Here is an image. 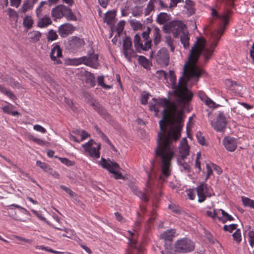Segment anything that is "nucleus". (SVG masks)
Instances as JSON below:
<instances>
[{"label":"nucleus","mask_w":254,"mask_h":254,"mask_svg":"<svg viewBox=\"0 0 254 254\" xmlns=\"http://www.w3.org/2000/svg\"><path fill=\"white\" fill-rule=\"evenodd\" d=\"M90 104L93 109L104 118L107 119L109 118L107 111L96 100L92 101Z\"/></svg>","instance_id":"nucleus-19"},{"label":"nucleus","mask_w":254,"mask_h":254,"mask_svg":"<svg viewBox=\"0 0 254 254\" xmlns=\"http://www.w3.org/2000/svg\"><path fill=\"white\" fill-rule=\"evenodd\" d=\"M60 188L65 191L70 197L73 198L76 196V193L73 192L70 188L64 186H60Z\"/></svg>","instance_id":"nucleus-47"},{"label":"nucleus","mask_w":254,"mask_h":254,"mask_svg":"<svg viewBox=\"0 0 254 254\" xmlns=\"http://www.w3.org/2000/svg\"><path fill=\"white\" fill-rule=\"evenodd\" d=\"M32 212L35 214L40 220L45 222L47 224H48L50 226H53L49 221L46 220V219L43 217L41 213V212L37 211L36 210H35L34 209L31 210Z\"/></svg>","instance_id":"nucleus-44"},{"label":"nucleus","mask_w":254,"mask_h":254,"mask_svg":"<svg viewBox=\"0 0 254 254\" xmlns=\"http://www.w3.org/2000/svg\"><path fill=\"white\" fill-rule=\"evenodd\" d=\"M30 40L31 42L35 43L38 41L41 38V34L38 31H34L29 33Z\"/></svg>","instance_id":"nucleus-35"},{"label":"nucleus","mask_w":254,"mask_h":254,"mask_svg":"<svg viewBox=\"0 0 254 254\" xmlns=\"http://www.w3.org/2000/svg\"><path fill=\"white\" fill-rule=\"evenodd\" d=\"M80 136L81 139L80 140V141H82L86 138L89 137L90 135L87 132L85 131V130H81Z\"/></svg>","instance_id":"nucleus-64"},{"label":"nucleus","mask_w":254,"mask_h":254,"mask_svg":"<svg viewBox=\"0 0 254 254\" xmlns=\"http://www.w3.org/2000/svg\"><path fill=\"white\" fill-rule=\"evenodd\" d=\"M100 164L103 168L108 170L111 173L113 174L115 179H123L124 178L122 173L120 172V167L116 162L110 159L106 160L102 158L100 161Z\"/></svg>","instance_id":"nucleus-5"},{"label":"nucleus","mask_w":254,"mask_h":254,"mask_svg":"<svg viewBox=\"0 0 254 254\" xmlns=\"http://www.w3.org/2000/svg\"><path fill=\"white\" fill-rule=\"evenodd\" d=\"M59 159L61 162L67 166H71L74 165V162L67 158L59 157Z\"/></svg>","instance_id":"nucleus-52"},{"label":"nucleus","mask_w":254,"mask_h":254,"mask_svg":"<svg viewBox=\"0 0 254 254\" xmlns=\"http://www.w3.org/2000/svg\"><path fill=\"white\" fill-rule=\"evenodd\" d=\"M149 98V95L148 94H143L141 96V103L142 104L145 105L147 104L148 99Z\"/></svg>","instance_id":"nucleus-62"},{"label":"nucleus","mask_w":254,"mask_h":254,"mask_svg":"<svg viewBox=\"0 0 254 254\" xmlns=\"http://www.w3.org/2000/svg\"><path fill=\"white\" fill-rule=\"evenodd\" d=\"M150 32V28L148 27L146 31H143L142 33V39L143 41L151 40L149 38V33Z\"/></svg>","instance_id":"nucleus-55"},{"label":"nucleus","mask_w":254,"mask_h":254,"mask_svg":"<svg viewBox=\"0 0 254 254\" xmlns=\"http://www.w3.org/2000/svg\"><path fill=\"white\" fill-rule=\"evenodd\" d=\"M51 16L54 20L61 19L64 17L68 21H76L77 17L71 9L64 4H60L52 8Z\"/></svg>","instance_id":"nucleus-3"},{"label":"nucleus","mask_w":254,"mask_h":254,"mask_svg":"<svg viewBox=\"0 0 254 254\" xmlns=\"http://www.w3.org/2000/svg\"><path fill=\"white\" fill-rule=\"evenodd\" d=\"M176 233V230L174 229H168L161 234V237L165 241H172Z\"/></svg>","instance_id":"nucleus-23"},{"label":"nucleus","mask_w":254,"mask_h":254,"mask_svg":"<svg viewBox=\"0 0 254 254\" xmlns=\"http://www.w3.org/2000/svg\"><path fill=\"white\" fill-rule=\"evenodd\" d=\"M156 62L162 66H167L169 63V54L168 50L162 48L159 50L156 56Z\"/></svg>","instance_id":"nucleus-14"},{"label":"nucleus","mask_w":254,"mask_h":254,"mask_svg":"<svg viewBox=\"0 0 254 254\" xmlns=\"http://www.w3.org/2000/svg\"><path fill=\"white\" fill-rule=\"evenodd\" d=\"M57 38L58 35L55 30L53 29L49 30L47 35V39L48 41H53L56 40Z\"/></svg>","instance_id":"nucleus-43"},{"label":"nucleus","mask_w":254,"mask_h":254,"mask_svg":"<svg viewBox=\"0 0 254 254\" xmlns=\"http://www.w3.org/2000/svg\"><path fill=\"white\" fill-rule=\"evenodd\" d=\"M74 30V27L70 23H64L61 25L58 29L59 35L62 38H65L68 35L72 34Z\"/></svg>","instance_id":"nucleus-16"},{"label":"nucleus","mask_w":254,"mask_h":254,"mask_svg":"<svg viewBox=\"0 0 254 254\" xmlns=\"http://www.w3.org/2000/svg\"><path fill=\"white\" fill-rule=\"evenodd\" d=\"M125 24V22L124 20L120 21L118 23L117 28L118 33H120L123 31L124 28Z\"/></svg>","instance_id":"nucleus-61"},{"label":"nucleus","mask_w":254,"mask_h":254,"mask_svg":"<svg viewBox=\"0 0 254 254\" xmlns=\"http://www.w3.org/2000/svg\"><path fill=\"white\" fill-rule=\"evenodd\" d=\"M232 236L233 237L234 240L236 242L238 243L241 242L242 240V237L240 230L239 229H237L236 230V231L233 234Z\"/></svg>","instance_id":"nucleus-48"},{"label":"nucleus","mask_w":254,"mask_h":254,"mask_svg":"<svg viewBox=\"0 0 254 254\" xmlns=\"http://www.w3.org/2000/svg\"><path fill=\"white\" fill-rule=\"evenodd\" d=\"M116 14L114 11L107 12L104 17V22L108 25L112 26L114 24Z\"/></svg>","instance_id":"nucleus-26"},{"label":"nucleus","mask_w":254,"mask_h":254,"mask_svg":"<svg viewBox=\"0 0 254 254\" xmlns=\"http://www.w3.org/2000/svg\"><path fill=\"white\" fill-rule=\"evenodd\" d=\"M122 53L128 62H131L132 58L137 56L132 48V42L129 37H127L123 40Z\"/></svg>","instance_id":"nucleus-9"},{"label":"nucleus","mask_w":254,"mask_h":254,"mask_svg":"<svg viewBox=\"0 0 254 254\" xmlns=\"http://www.w3.org/2000/svg\"><path fill=\"white\" fill-rule=\"evenodd\" d=\"M62 50L58 43H54L52 45V48L50 52V58L55 64L62 63L61 61L58 58L62 57Z\"/></svg>","instance_id":"nucleus-15"},{"label":"nucleus","mask_w":254,"mask_h":254,"mask_svg":"<svg viewBox=\"0 0 254 254\" xmlns=\"http://www.w3.org/2000/svg\"><path fill=\"white\" fill-rule=\"evenodd\" d=\"M143 9L141 6H136L132 9V14L134 17L140 16L142 14Z\"/></svg>","instance_id":"nucleus-39"},{"label":"nucleus","mask_w":254,"mask_h":254,"mask_svg":"<svg viewBox=\"0 0 254 254\" xmlns=\"http://www.w3.org/2000/svg\"><path fill=\"white\" fill-rule=\"evenodd\" d=\"M36 165L39 167L45 172H46V170H47L49 168V166L46 163L41 162V161H37Z\"/></svg>","instance_id":"nucleus-54"},{"label":"nucleus","mask_w":254,"mask_h":254,"mask_svg":"<svg viewBox=\"0 0 254 254\" xmlns=\"http://www.w3.org/2000/svg\"><path fill=\"white\" fill-rule=\"evenodd\" d=\"M199 99L207 106L210 108L215 107V103L210 98L208 97L206 94L202 91L198 92Z\"/></svg>","instance_id":"nucleus-21"},{"label":"nucleus","mask_w":254,"mask_h":254,"mask_svg":"<svg viewBox=\"0 0 254 254\" xmlns=\"http://www.w3.org/2000/svg\"><path fill=\"white\" fill-rule=\"evenodd\" d=\"M227 121L224 113L219 112L216 122L211 121V124L215 130L217 131H222L226 127Z\"/></svg>","instance_id":"nucleus-13"},{"label":"nucleus","mask_w":254,"mask_h":254,"mask_svg":"<svg viewBox=\"0 0 254 254\" xmlns=\"http://www.w3.org/2000/svg\"><path fill=\"white\" fill-rule=\"evenodd\" d=\"M132 191L133 193L138 196L142 201L146 202L148 200V197L147 194L141 191L137 188H132Z\"/></svg>","instance_id":"nucleus-30"},{"label":"nucleus","mask_w":254,"mask_h":254,"mask_svg":"<svg viewBox=\"0 0 254 254\" xmlns=\"http://www.w3.org/2000/svg\"><path fill=\"white\" fill-rule=\"evenodd\" d=\"M197 194L199 203L203 202L207 197H210L214 194L211 188L206 184L202 183L196 188Z\"/></svg>","instance_id":"nucleus-10"},{"label":"nucleus","mask_w":254,"mask_h":254,"mask_svg":"<svg viewBox=\"0 0 254 254\" xmlns=\"http://www.w3.org/2000/svg\"><path fill=\"white\" fill-rule=\"evenodd\" d=\"M185 7L188 10L190 14L194 13L193 5L192 1L190 0H186Z\"/></svg>","instance_id":"nucleus-40"},{"label":"nucleus","mask_w":254,"mask_h":254,"mask_svg":"<svg viewBox=\"0 0 254 254\" xmlns=\"http://www.w3.org/2000/svg\"><path fill=\"white\" fill-rule=\"evenodd\" d=\"M152 32L154 43L155 45H157L161 40V30L157 27H155Z\"/></svg>","instance_id":"nucleus-29"},{"label":"nucleus","mask_w":254,"mask_h":254,"mask_svg":"<svg viewBox=\"0 0 254 254\" xmlns=\"http://www.w3.org/2000/svg\"><path fill=\"white\" fill-rule=\"evenodd\" d=\"M29 139L41 146H44L46 144V142L45 141L41 139L38 138L32 135L29 136Z\"/></svg>","instance_id":"nucleus-42"},{"label":"nucleus","mask_w":254,"mask_h":254,"mask_svg":"<svg viewBox=\"0 0 254 254\" xmlns=\"http://www.w3.org/2000/svg\"><path fill=\"white\" fill-rule=\"evenodd\" d=\"M0 92L5 95L12 100H14L16 99V97L13 93L9 89L4 87L1 85H0Z\"/></svg>","instance_id":"nucleus-31"},{"label":"nucleus","mask_w":254,"mask_h":254,"mask_svg":"<svg viewBox=\"0 0 254 254\" xmlns=\"http://www.w3.org/2000/svg\"><path fill=\"white\" fill-rule=\"evenodd\" d=\"M90 104L93 109L104 118L107 119L109 118L107 111L96 100L92 101Z\"/></svg>","instance_id":"nucleus-20"},{"label":"nucleus","mask_w":254,"mask_h":254,"mask_svg":"<svg viewBox=\"0 0 254 254\" xmlns=\"http://www.w3.org/2000/svg\"><path fill=\"white\" fill-rule=\"evenodd\" d=\"M84 45L85 41L83 39L72 36L68 40L67 48L71 52L75 53L79 51Z\"/></svg>","instance_id":"nucleus-12"},{"label":"nucleus","mask_w":254,"mask_h":254,"mask_svg":"<svg viewBox=\"0 0 254 254\" xmlns=\"http://www.w3.org/2000/svg\"><path fill=\"white\" fill-rule=\"evenodd\" d=\"M153 100L154 103L150 104L149 109L155 112V116L162 109V119L159 121L160 131L158 133L154 152L161 163L160 179L165 181L171 174V162L176 152V143L181 137L184 126L183 115L179 112L176 115L178 111V103L176 102L170 103L167 98Z\"/></svg>","instance_id":"nucleus-1"},{"label":"nucleus","mask_w":254,"mask_h":254,"mask_svg":"<svg viewBox=\"0 0 254 254\" xmlns=\"http://www.w3.org/2000/svg\"><path fill=\"white\" fill-rule=\"evenodd\" d=\"M156 74L159 79L164 80H167V74L165 71L162 70H158L156 72Z\"/></svg>","instance_id":"nucleus-51"},{"label":"nucleus","mask_w":254,"mask_h":254,"mask_svg":"<svg viewBox=\"0 0 254 254\" xmlns=\"http://www.w3.org/2000/svg\"><path fill=\"white\" fill-rule=\"evenodd\" d=\"M7 14L12 20L15 21H17L18 15L14 10L11 8H9L8 10Z\"/></svg>","instance_id":"nucleus-41"},{"label":"nucleus","mask_w":254,"mask_h":254,"mask_svg":"<svg viewBox=\"0 0 254 254\" xmlns=\"http://www.w3.org/2000/svg\"><path fill=\"white\" fill-rule=\"evenodd\" d=\"M37 1V0H27L25 1L21 8V10L22 12L25 13L29 9L32 8L34 3Z\"/></svg>","instance_id":"nucleus-28"},{"label":"nucleus","mask_w":254,"mask_h":254,"mask_svg":"<svg viewBox=\"0 0 254 254\" xmlns=\"http://www.w3.org/2000/svg\"><path fill=\"white\" fill-rule=\"evenodd\" d=\"M46 173L52 175V176H53L54 178H55L56 179H59L60 177L59 174L58 172H57L56 171L53 170L50 167L48 168V169L47 170H46Z\"/></svg>","instance_id":"nucleus-57"},{"label":"nucleus","mask_w":254,"mask_h":254,"mask_svg":"<svg viewBox=\"0 0 254 254\" xmlns=\"http://www.w3.org/2000/svg\"><path fill=\"white\" fill-rule=\"evenodd\" d=\"M166 28L172 32L175 38L182 34L184 32L187 30L186 25L181 21H174L171 22L166 26Z\"/></svg>","instance_id":"nucleus-7"},{"label":"nucleus","mask_w":254,"mask_h":254,"mask_svg":"<svg viewBox=\"0 0 254 254\" xmlns=\"http://www.w3.org/2000/svg\"><path fill=\"white\" fill-rule=\"evenodd\" d=\"M230 13L231 10L228 9L219 14L214 8H211V15L219 19L224 25L221 26L217 30L211 33L208 43L204 38H197L196 41L190 50L189 60L184 65L183 75L179 78L177 85L176 76L174 71H169L172 88L174 89L173 92L178 103H185L191 99L192 93L187 88L184 76H186L188 83L191 82L192 84H194L198 81L199 76L203 72V69L196 65L199 57L201 55L206 61L211 58L225 30L224 25L229 22V15Z\"/></svg>","instance_id":"nucleus-2"},{"label":"nucleus","mask_w":254,"mask_h":254,"mask_svg":"<svg viewBox=\"0 0 254 254\" xmlns=\"http://www.w3.org/2000/svg\"><path fill=\"white\" fill-rule=\"evenodd\" d=\"M51 23L52 20L50 17L46 15L42 18H39L37 26L40 28H45L51 24Z\"/></svg>","instance_id":"nucleus-22"},{"label":"nucleus","mask_w":254,"mask_h":254,"mask_svg":"<svg viewBox=\"0 0 254 254\" xmlns=\"http://www.w3.org/2000/svg\"><path fill=\"white\" fill-rule=\"evenodd\" d=\"M97 81L98 85L105 89H108L112 88L111 86L104 83V77L103 76H98Z\"/></svg>","instance_id":"nucleus-45"},{"label":"nucleus","mask_w":254,"mask_h":254,"mask_svg":"<svg viewBox=\"0 0 254 254\" xmlns=\"http://www.w3.org/2000/svg\"><path fill=\"white\" fill-rule=\"evenodd\" d=\"M178 163L180 166V169L181 172H188L190 171V167L189 164L184 161V159H178Z\"/></svg>","instance_id":"nucleus-33"},{"label":"nucleus","mask_w":254,"mask_h":254,"mask_svg":"<svg viewBox=\"0 0 254 254\" xmlns=\"http://www.w3.org/2000/svg\"><path fill=\"white\" fill-rule=\"evenodd\" d=\"M33 23V21L32 17L30 16L27 15L24 19L23 24L24 27L27 28H30Z\"/></svg>","instance_id":"nucleus-38"},{"label":"nucleus","mask_w":254,"mask_h":254,"mask_svg":"<svg viewBox=\"0 0 254 254\" xmlns=\"http://www.w3.org/2000/svg\"><path fill=\"white\" fill-rule=\"evenodd\" d=\"M180 39L181 43L183 45L185 49L188 48L190 46V37L189 33L188 30L185 31L184 33L180 35Z\"/></svg>","instance_id":"nucleus-25"},{"label":"nucleus","mask_w":254,"mask_h":254,"mask_svg":"<svg viewBox=\"0 0 254 254\" xmlns=\"http://www.w3.org/2000/svg\"><path fill=\"white\" fill-rule=\"evenodd\" d=\"M86 82L90 84V85L93 87L95 85V77L93 73L91 72H87L86 74Z\"/></svg>","instance_id":"nucleus-37"},{"label":"nucleus","mask_w":254,"mask_h":254,"mask_svg":"<svg viewBox=\"0 0 254 254\" xmlns=\"http://www.w3.org/2000/svg\"><path fill=\"white\" fill-rule=\"evenodd\" d=\"M242 201L243 205L245 206L250 207V208L254 209V200L250 198L242 196Z\"/></svg>","instance_id":"nucleus-36"},{"label":"nucleus","mask_w":254,"mask_h":254,"mask_svg":"<svg viewBox=\"0 0 254 254\" xmlns=\"http://www.w3.org/2000/svg\"><path fill=\"white\" fill-rule=\"evenodd\" d=\"M82 146L85 151L89 154L91 157L95 159H98L100 157V143L97 144L94 142L92 139H91L87 142L82 144Z\"/></svg>","instance_id":"nucleus-8"},{"label":"nucleus","mask_w":254,"mask_h":254,"mask_svg":"<svg viewBox=\"0 0 254 254\" xmlns=\"http://www.w3.org/2000/svg\"><path fill=\"white\" fill-rule=\"evenodd\" d=\"M134 45L135 50L138 53L148 50L151 46V40L143 41L141 39L140 36L136 34L134 36Z\"/></svg>","instance_id":"nucleus-11"},{"label":"nucleus","mask_w":254,"mask_h":254,"mask_svg":"<svg viewBox=\"0 0 254 254\" xmlns=\"http://www.w3.org/2000/svg\"><path fill=\"white\" fill-rule=\"evenodd\" d=\"M168 208L169 209L172 210L173 212L176 213H180V210L179 208V207L177 205H176L174 204H171L169 205Z\"/></svg>","instance_id":"nucleus-58"},{"label":"nucleus","mask_w":254,"mask_h":254,"mask_svg":"<svg viewBox=\"0 0 254 254\" xmlns=\"http://www.w3.org/2000/svg\"><path fill=\"white\" fill-rule=\"evenodd\" d=\"M65 102L68 106L72 110H75L76 109V107L73 103L72 101L70 99H67L65 98Z\"/></svg>","instance_id":"nucleus-63"},{"label":"nucleus","mask_w":254,"mask_h":254,"mask_svg":"<svg viewBox=\"0 0 254 254\" xmlns=\"http://www.w3.org/2000/svg\"><path fill=\"white\" fill-rule=\"evenodd\" d=\"M179 148L180 156L183 159H184L189 155L190 149L186 138L185 137L182 139L180 142Z\"/></svg>","instance_id":"nucleus-17"},{"label":"nucleus","mask_w":254,"mask_h":254,"mask_svg":"<svg viewBox=\"0 0 254 254\" xmlns=\"http://www.w3.org/2000/svg\"><path fill=\"white\" fill-rule=\"evenodd\" d=\"M138 61L141 66L144 68L148 69L150 68L151 64L145 57L139 56L138 58Z\"/></svg>","instance_id":"nucleus-32"},{"label":"nucleus","mask_w":254,"mask_h":254,"mask_svg":"<svg viewBox=\"0 0 254 254\" xmlns=\"http://www.w3.org/2000/svg\"><path fill=\"white\" fill-rule=\"evenodd\" d=\"M165 41L167 45L170 47L171 51L172 52H174L175 47L173 45V40L171 38V37L170 36L167 37L166 38Z\"/></svg>","instance_id":"nucleus-53"},{"label":"nucleus","mask_w":254,"mask_h":254,"mask_svg":"<svg viewBox=\"0 0 254 254\" xmlns=\"http://www.w3.org/2000/svg\"><path fill=\"white\" fill-rule=\"evenodd\" d=\"M250 245L252 247L254 246V231H251L249 232Z\"/></svg>","instance_id":"nucleus-60"},{"label":"nucleus","mask_w":254,"mask_h":254,"mask_svg":"<svg viewBox=\"0 0 254 254\" xmlns=\"http://www.w3.org/2000/svg\"><path fill=\"white\" fill-rule=\"evenodd\" d=\"M194 249V243L189 238H182L175 244V251L179 253L186 254L192 252Z\"/></svg>","instance_id":"nucleus-6"},{"label":"nucleus","mask_w":254,"mask_h":254,"mask_svg":"<svg viewBox=\"0 0 254 254\" xmlns=\"http://www.w3.org/2000/svg\"><path fill=\"white\" fill-rule=\"evenodd\" d=\"M223 143L226 149L230 152L234 151L237 146L236 139L232 137L227 136L224 137Z\"/></svg>","instance_id":"nucleus-18"},{"label":"nucleus","mask_w":254,"mask_h":254,"mask_svg":"<svg viewBox=\"0 0 254 254\" xmlns=\"http://www.w3.org/2000/svg\"><path fill=\"white\" fill-rule=\"evenodd\" d=\"M219 212H221L222 216L221 217H217L218 220L222 222L223 223H225L227 221H231L234 220V218L229 214L226 211H225L223 209H219Z\"/></svg>","instance_id":"nucleus-24"},{"label":"nucleus","mask_w":254,"mask_h":254,"mask_svg":"<svg viewBox=\"0 0 254 254\" xmlns=\"http://www.w3.org/2000/svg\"><path fill=\"white\" fill-rule=\"evenodd\" d=\"M206 214L208 216L214 219L219 217L218 215L219 214V209L214 208L212 212L210 211H207Z\"/></svg>","instance_id":"nucleus-49"},{"label":"nucleus","mask_w":254,"mask_h":254,"mask_svg":"<svg viewBox=\"0 0 254 254\" xmlns=\"http://www.w3.org/2000/svg\"><path fill=\"white\" fill-rule=\"evenodd\" d=\"M156 0H150L144 9V15L147 16L150 14V12L154 9V3Z\"/></svg>","instance_id":"nucleus-34"},{"label":"nucleus","mask_w":254,"mask_h":254,"mask_svg":"<svg viewBox=\"0 0 254 254\" xmlns=\"http://www.w3.org/2000/svg\"><path fill=\"white\" fill-rule=\"evenodd\" d=\"M72 61L75 65L84 64L94 68H97L99 65L98 55L94 53L92 49L88 52L87 56L74 59Z\"/></svg>","instance_id":"nucleus-4"},{"label":"nucleus","mask_w":254,"mask_h":254,"mask_svg":"<svg viewBox=\"0 0 254 254\" xmlns=\"http://www.w3.org/2000/svg\"><path fill=\"white\" fill-rule=\"evenodd\" d=\"M13 107L14 106L12 105L9 104L8 105L3 106L2 109L3 112L10 115Z\"/></svg>","instance_id":"nucleus-56"},{"label":"nucleus","mask_w":254,"mask_h":254,"mask_svg":"<svg viewBox=\"0 0 254 254\" xmlns=\"http://www.w3.org/2000/svg\"><path fill=\"white\" fill-rule=\"evenodd\" d=\"M170 20V15L165 12H161L156 18V22L159 24H163Z\"/></svg>","instance_id":"nucleus-27"},{"label":"nucleus","mask_w":254,"mask_h":254,"mask_svg":"<svg viewBox=\"0 0 254 254\" xmlns=\"http://www.w3.org/2000/svg\"><path fill=\"white\" fill-rule=\"evenodd\" d=\"M238 225L237 224H231L230 225H225L223 226V230L225 231H227L232 233L234 230H237Z\"/></svg>","instance_id":"nucleus-46"},{"label":"nucleus","mask_w":254,"mask_h":254,"mask_svg":"<svg viewBox=\"0 0 254 254\" xmlns=\"http://www.w3.org/2000/svg\"><path fill=\"white\" fill-rule=\"evenodd\" d=\"M33 129L37 131L45 133L46 132V129L42 126L39 125H35L33 127Z\"/></svg>","instance_id":"nucleus-59"},{"label":"nucleus","mask_w":254,"mask_h":254,"mask_svg":"<svg viewBox=\"0 0 254 254\" xmlns=\"http://www.w3.org/2000/svg\"><path fill=\"white\" fill-rule=\"evenodd\" d=\"M196 137L199 143L202 145L205 144V138L200 131L196 132Z\"/></svg>","instance_id":"nucleus-50"}]
</instances>
